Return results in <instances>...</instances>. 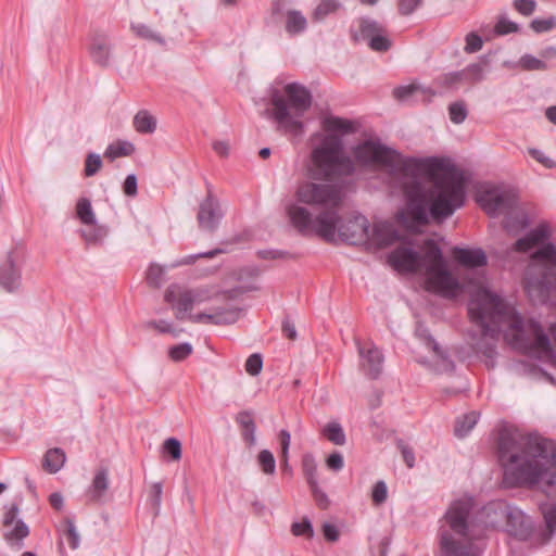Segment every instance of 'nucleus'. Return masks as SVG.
Segmentation results:
<instances>
[{
	"instance_id": "c9c22d12",
	"label": "nucleus",
	"mask_w": 556,
	"mask_h": 556,
	"mask_svg": "<svg viewBox=\"0 0 556 556\" xmlns=\"http://www.w3.org/2000/svg\"><path fill=\"white\" fill-rule=\"evenodd\" d=\"M88 228L81 230V236L88 243L101 242L106 236V229L96 223L86 225Z\"/></svg>"
},
{
	"instance_id": "37998d69",
	"label": "nucleus",
	"mask_w": 556,
	"mask_h": 556,
	"mask_svg": "<svg viewBox=\"0 0 556 556\" xmlns=\"http://www.w3.org/2000/svg\"><path fill=\"white\" fill-rule=\"evenodd\" d=\"M519 65L526 71H544L546 64L542 60L531 55L525 54L519 60Z\"/></svg>"
},
{
	"instance_id": "680f3d73",
	"label": "nucleus",
	"mask_w": 556,
	"mask_h": 556,
	"mask_svg": "<svg viewBox=\"0 0 556 556\" xmlns=\"http://www.w3.org/2000/svg\"><path fill=\"white\" fill-rule=\"evenodd\" d=\"M66 525H67L66 536H67L68 544L73 549H76L79 546V534H78L73 521L67 520Z\"/></svg>"
},
{
	"instance_id": "4468645a",
	"label": "nucleus",
	"mask_w": 556,
	"mask_h": 556,
	"mask_svg": "<svg viewBox=\"0 0 556 556\" xmlns=\"http://www.w3.org/2000/svg\"><path fill=\"white\" fill-rule=\"evenodd\" d=\"M222 217L223 212L220 210L218 200L214 198L212 193H208L207 197L200 203L199 212L197 215L199 227L202 230L213 232L217 228Z\"/></svg>"
},
{
	"instance_id": "7ed1b4c3",
	"label": "nucleus",
	"mask_w": 556,
	"mask_h": 556,
	"mask_svg": "<svg viewBox=\"0 0 556 556\" xmlns=\"http://www.w3.org/2000/svg\"><path fill=\"white\" fill-rule=\"evenodd\" d=\"M344 200L343 184H301L295 190V201L286 205L292 227L303 236H318L326 241L337 237L352 244L367 242L369 223L363 215L343 222L340 210Z\"/></svg>"
},
{
	"instance_id": "a18cd8bd",
	"label": "nucleus",
	"mask_w": 556,
	"mask_h": 556,
	"mask_svg": "<svg viewBox=\"0 0 556 556\" xmlns=\"http://www.w3.org/2000/svg\"><path fill=\"white\" fill-rule=\"evenodd\" d=\"M450 118L454 124H462L467 117V110L463 102L452 103L448 108Z\"/></svg>"
},
{
	"instance_id": "338daca9",
	"label": "nucleus",
	"mask_w": 556,
	"mask_h": 556,
	"mask_svg": "<svg viewBox=\"0 0 556 556\" xmlns=\"http://www.w3.org/2000/svg\"><path fill=\"white\" fill-rule=\"evenodd\" d=\"M323 534L325 539L330 542L338 541L340 535L338 528L334 525L328 522L323 525Z\"/></svg>"
},
{
	"instance_id": "39448f33",
	"label": "nucleus",
	"mask_w": 556,
	"mask_h": 556,
	"mask_svg": "<svg viewBox=\"0 0 556 556\" xmlns=\"http://www.w3.org/2000/svg\"><path fill=\"white\" fill-rule=\"evenodd\" d=\"M510 504L497 501L472 514L473 500L462 497L447 508L440 527L442 556H480L485 530L504 526Z\"/></svg>"
},
{
	"instance_id": "aec40b11",
	"label": "nucleus",
	"mask_w": 556,
	"mask_h": 556,
	"mask_svg": "<svg viewBox=\"0 0 556 556\" xmlns=\"http://www.w3.org/2000/svg\"><path fill=\"white\" fill-rule=\"evenodd\" d=\"M393 94L396 99L405 101L412 97H415L422 101H428L437 94V92L430 88L422 86L418 83H412L406 86H400L394 89Z\"/></svg>"
},
{
	"instance_id": "4c0bfd02",
	"label": "nucleus",
	"mask_w": 556,
	"mask_h": 556,
	"mask_svg": "<svg viewBox=\"0 0 556 556\" xmlns=\"http://www.w3.org/2000/svg\"><path fill=\"white\" fill-rule=\"evenodd\" d=\"M193 351V348L190 343H180L173 345L168 349V356L174 362H181L186 359Z\"/></svg>"
},
{
	"instance_id": "423d86ee",
	"label": "nucleus",
	"mask_w": 556,
	"mask_h": 556,
	"mask_svg": "<svg viewBox=\"0 0 556 556\" xmlns=\"http://www.w3.org/2000/svg\"><path fill=\"white\" fill-rule=\"evenodd\" d=\"M549 236V227L541 224L518 239L513 248L530 255L522 283L534 304H554L556 296V247L548 242Z\"/></svg>"
},
{
	"instance_id": "f257e3e1",
	"label": "nucleus",
	"mask_w": 556,
	"mask_h": 556,
	"mask_svg": "<svg viewBox=\"0 0 556 556\" xmlns=\"http://www.w3.org/2000/svg\"><path fill=\"white\" fill-rule=\"evenodd\" d=\"M321 125L324 132L313 136L311 152L315 177L330 180L348 176L354 173L355 165L386 172L406 200L396 218L410 229L428 223L429 215L446 218L463 206L466 181L448 159L405 157L377 140H365L353 148L352 160L344 153L340 136L354 132L355 125L337 116L325 117Z\"/></svg>"
},
{
	"instance_id": "8fccbe9b",
	"label": "nucleus",
	"mask_w": 556,
	"mask_h": 556,
	"mask_svg": "<svg viewBox=\"0 0 556 556\" xmlns=\"http://www.w3.org/2000/svg\"><path fill=\"white\" fill-rule=\"evenodd\" d=\"M263 368V359L262 356L257 353L252 354L248 357L245 362V370L251 376H257Z\"/></svg>"
},
{
	"instance_id": "1a4fd4ad",
	"label": "nucleus",
	"mask_w": 556,
	"mask_h": 556,
	"mask_svg": "<svg viewBox=\"0 0 556 556\" xmlns=\"http://www.w3.org/2000/svg\"><path fill=\"white\" fill-rule=\"evenodd\" d=\"M540 509L545 523L544 530L536 532L533 519L515 505L507 511L504 530L519 541L533 539L538 544L547 543L556 530V504L545 503Z\"/></svg>"
},
{
	"instance_id": "c03bdc74",
	"label": "nucleus",
	"mask_w": 556,
	"mask_h": 556,
	"mask_svg": "<svg viewBox=\"0 0 556 556\" xmlns=\"http://www.w3.org/2000/svg\"><path fill=\"white\" fill-rule=\"evenodd\" d=\"M368 46L371 50L378 52H384L389 50L391 48V40L387 35V30L384 29L377 37H372L371 40L368 42Z\"/></svg>"
},
{
	"instance_id": "58836bf2",
	"label": "nucleus",
	"mask_w": 556,
	"mask_h": 556,
	"mask_svg": "<svg viewBox=\"0 0 556 556\" xmlns=\"http://www.w3.org/2000/svg\"><path fill=\"white\" fill-rule=\"evenodd\" d=\"M146 327L154 329L160 333H170L174 337H177L180 332L174 327V325L170 321L165 319L150 320L146 324Z\"/></svg>"
},
{
	"instance_id": "4be33fe9",
	"label": "nucleus",
	"mask_w": 556,
	"mask_h": 556,
	"mask_svg": "<svg viewBox=\"0 0 556 556\" xmlns=\"http://www.w3.org/2000/svg\"><path fill=\"white\" fill-rule=\"evenodd\" d=\"M3 538L11 547L22 548L23 540L29 534L28 526L23 520H17L11 527H3Z\"/></svg>"
},
{
	"instance_id": "dca6fc26",
	"label": "nucleus",
	"mask_w": 556,
	"mask_h": 556,
	"mask_svg": "<svg viewBox=\"0 0 556 556\" xmlns=\"http://www.w3.org/2000/svg\"><path fill=\"white\" fill-rule=\"evenodd\" d=\"M89 54L96 65L103 68L110 67L114 60L113 45L110 38L103 34H96L91 38Z\"/></svg>"
},
{
	"instance_id": "e2e57ef3",
	"label": "nucleus",
	"mask_w": 556,
	"mask_h": 556,
	"mask_svg": "<svg viewBox=\"0 0 556 556\" xmlns=\"http://www.w3.org/2000/svg\"><path fill=\"white\" fill-rule=\"evenodd\" d=\"M326 465L329 469H332L334 471H339L344 466L343 456L339 452H334L328 456L326 459Z\"/></svg>"
},
{
	"instance_id": "6e6552de",
	"label": "nucleus",
	"mask_w": 556,
	"mask_h": 556,
	"mask_svg": "<svg viewBox=\"0 0 556 556\" xmlns=\"http://www.w3.org/2000/svg\"><path fill=\"white\" fill-rule=\"evenodd\" d=\"M271 117L279 130L300 136L304 131L303 116L312 105L309 91L298 83L287 84L270 93Z\"/></svg>"
},
{
	"instance_id": "c756f323",
	"label": "nucleus",
	"mask_w": 556,
	"mask_h": 556,
	"mask_svg": "<svg viewBox=\"0 0 556 556\" xmlns=\"http://www.w3.org/2000/svg\"><path fill=\"white\" fill-rule=\"evenodd\" d=\"M341 8L342 3L339 0H320L313 12V20L320 22L329 14L338 12Z\"/></svg>"
},
{
	"instance_id": "4d7b16f0",
	"label": "nucleus",
	"mask_w": 556,
	"mask_h": 556,
	"mask_svg": "<svg viewBox=\"0 0 556 556\" xmlns=\"http://www.w3.org/2000/svg\"><path fill=\"white\" fill-rule=\"evenodd\" d=\"M309 488L312 490V493H313L316 504L323 509L328 508L330 501H329L327 494L319 489L318 483H316L315 486H309Z\"/></svg>"
},
{
	"instance_id": "13d9d810",
	"label": "nucleus",
	"mask_w": 556,
	"mask_h": 556,
	"mask_svg": "<svg viewBox=\"0 0 556 556\" xmlns=\"http://www.w3.org/2000/svg\"><path fill=\"white\" fill-rule=\"evenodd\" d=\"M280 445H281V459L287 464V459L289 457V447L291 443L290 432L287 430H281L279 432Z\"/></svg>"
},
{
	"instance_id": "603ef678",
	"label": "nucleus",
	"mask_w": 556,
	"mask_h": 556,
	"mask_svg": "<svg viewBox=\"0 0 556 556\" xmlns=\"http://www.w3.org/2000/svg\"><path fill=\"white\" fill-rule=\"evenodd\" d=\"M514 9L523 16H530L536 9L534 0H514Z\"/></svg>"
},
{
	"instance_id": "052dcab7",
	"label": "nucleus",
	"mask_w": 556,
	"mask_h": 556,
	"mask_svg": "<svg viewBox=\"0 0 556 556\" xmlns=\"http://www.w3.org/2000/svg\"><path fill=\"white\" fill-rule=\"evenodd\" d=\"M163 485L161 482H154L151 485V502L152 506L159 510L162 502Z\"/></svg>"
},
{
	"instance_id": "5fc2aeb1",
	"label": "nucleus",
	"mask_w": 556,
	"mask_h": 556,
	"mask_svg": "<svg viewBox=\"0 0 556 556\" xmlns=\"http://www.w3.org/2000/svg\"><path fill=\"white\" fill-rule=\"evenodd\" d=\"M372 502L376 505H380L386 502L388 497L387 484L383 481H378L372 489L371 493Z\"/></svg>"
},
{
	"instance_id": "f3484780",
	"label": "nucleus",
	"mask_w": 556,
	"mask_h": 556,
	"mask_svg": "<svg viewBox=\"0 0 556 556\" xmlns=\"http://www.w3.org/2000/svg\"><path fill=\"white\" fill-rule=\"evenodd\" d=\"M357 350L361 357V366L371 378H377L383 364V356L381 352L371 343L368 346H363L357 343Z\"/></svg>"
},
{
	"instance_id": "a211bd4d",
	"label": "nucleus",
	"mask_w": 556,
	"mask_h": 556,
	"mask_svg": "<svg viewBox=\"0 0 556 556\" xmlns=\"http://www.w3.org/2000/svg\"><path fill=\"white\" fill-rule=\"evenodd\" d=\"M0 285L8 292H14L21 286V273L11 255L1 265Z\"/></svg>"
},
{
	"instance_id": "0e129e2a",
	"label": "nucleus",
	"mask_w": 556,
	"mask_h": 556,
	"mask_svg": "<svg viewBox=\"0 0 556 556\" xmlns=\"http://www.w3.org/2000/svg\"><path fill=\"white\" fill-rule=\"evenodd\" d=\"M529 154L546 168H553L555 166V162L546 156L541 150L529 149Z\"/></svg>"
},
{
	"instance_id": "ddd939ff",
	"label": "nucleus",
	"mask_w": 556,
	"mask_h": 556,
	"mask_svg": "<svg viewBox=\"0 0 556 556\" xmlns=\"http://www.w3.org/2000/svg\"><path fill=\"white\" fill-rule=\"evenodd\" d=\"M241 315V309L235 306L214 307L211 313H188L186 320L193 324L230 325L236 323Z\"/></svg>"
},
{
	"instance_id": "5701e85b",
	"label": "nucleus",
	"mask_w": 556,
	"mask_h": 556,
	"mask_svg": "<svg viewBox=\"0 0 556 556\" xmlns=\"http://www.w3.org/2000/svg\"><path fill=\"white\" fill-rule=\"evenodd\" d=\"M386 28L375 20L369 17H362L358 21V31L353 33L355 40H365L367 43L372 37H377Z\"/></svg>"
},
{
	"instance_id": "bb28decb",
	"label": "nucleus",
	"mask_w": 556,
	"mask_h": 556,
	"mask_svg": "<svg viewBox=\"0 0 556 556\" xmlns=\"http://www.w3.org/2000/svg\"><path fill=\"white\" fill-rule=\"evenodd\" d=\"M135 152V146L127 140H117L108 146L104 156L111 161L118 157L130 156Z\"/></svg>"
},
{
	"instance_id": "9d476101",
	"label": "nucleus",
	"mask_w": 556,
	"mask_h": 556,
	"mask_svg": "<svg viewBox=\"0 0 556 556\" xmlns=\"http://www.w3.org/2000/svg\"><path fill=\"white\" fill-rule=\"evenodd\" d=\"M477 202L491 217L514 213L518 224L510 223V217L504 220V227L508 232H518L527 227L526 213L517 205L516 192L505 186L485 185L477 193Z\"/></svg>"
},
{
	"instance_id": "774afa93",
	"label": "nucleus",
	"mask_w": 556,
	"mask_h": 556,
	"mask_svg": "<svg viewBox=\"0 0 556 556\" xmlns=\"http://www.w3.org/2000/svg\"><path fill=\"white\" fill-rule=\"evenodd\" d=\"M18 514V506L16 504H12L4 514L3 517V527H11L14 522H16Z\"/></svg>"
},
{
	"instance_id": "2eb2a0df",
	"label": "nucleus",
	"mask_w": 556,
	"mask_h": 556,
	"mask_svg": "<svg viewBox=\"0 0 556 556\" xmlns=\"http://www.w3.org/2000/svg\"><path fill=\"white\" fill-rule=\"evenodd\" d=\"M400 240V233L393 223L388 220H376L369 226V237L367 243L371 247L381 249L389 247Z\"/></svg>"
},
{
	"instance_id": "09e8293b",
	"label": "nucleus",
	"mask_w": 556,
	"mask_h": 556,
	"mask_svg": "<svg viewBox=\"0 0 556 556\" xmlns=\"http://www.w3.org/2000/svg\"><path fill=\"white\" fill-rule=\"evenodd\" d=\"M164 452L168 453L174 460L181 458V444L176 438H168L163 443Z\"/></svg>"
},
{
	"instance_id": "2f4dec72",
	"label": "nucleus",
	"mask_w": 556,
	"mask_h": 556,
	"mask_svg": "<svg viewBox=\"0 0 556 556\" xmlns=\"http://www.w3.org/2000/svg\"><path fill=\"white\" fill-rule=\"evenodd\" d=\"M166 267L152 263L147 269L146 279L150 287L160 288L165 281Z\"/></svg>"
},
{
	"instance_id": "0eeeda50",
	"label": "nucleus",
	"mask_w": 556,
	"mask_h": 556,
	"mask_svg": "<svg viewBox=\"0 0 556 556\" xmlns=\"http://www.w3.org/2000/svg\"><path fill=\"white\" fill-rule=\"evenodd\" d=\"M389 263L400 273H414L425 279L427 290L443 296H454L460 289L458 280L446 266L438 244L429 240L421 254L408 247H399L389 255Z\"/></svg>"
},
{
	"instance_id": "6e6d98bb",
	"label": "nucleus",
	"mask_w": 556,
	"mask_h": 556,
	"mask_svg": "<svg viewBox=\"0 0 556 556\" xmlns=\"http://www.w3.org/2000/svg\"><path fill=\"white\" fill-rule=\"evenodd\" d=\"M422 3V0H399V12L402 15H410Z\"/></svg>"
},
{
	"instance_id": "a878e982",
	"label": "nucleus",
	"mask_w": 556,
	"mask_h": 556,
	"mask_svg": "<svg viewBox=\"0 0 556 556\" xmlns=\"http://www.w3.org/2000/svg\"><path fill=\"white\" fill-rule=\"evenodd\" d=\"M109 489V470L106 468H100L97 470L89 494L91 500L100 501Z\"/></svg>"
},
{
	"instance_id": "e433bc0d",
	"label": "nucleus",
	"mask_w": 556,
	"mask_h": 556,
	"mask_svg": "<svg viewBox=\"0 0 556 556\" xmlns=\"http://www.w3.org/2000/svg\"><path fill=\"white\" fill-rule=\"evenodd\" d=\"M257 463L265 475L275 473L276 460L270 451L262 450L257 455Z\"/></svg>"
},
{
	"instance_id": "a19ab883",
	"label": "nucleus",
	"mask_w": 556,
	"mask_h": 556,
	"mask_svg": "<svg viewBox=\"0 0 556 556\" xmlns=\"http://www.w3.org/2000/svg\"><path fill=\"white\" fill-rule=\"evenodd\" d=\"M102 167V159L97 153H89L85 161V175L87 177L94 176Z\"/></svg>"
},
{
	"instance_id": "72a5a7b5",
	"label": "nucleus",
	"mask_w": 556,
	"mask_h": 556,
	"mask_svg": "<svg viewBox=\"0 0 556 556\" xmlns=\"http://www.w3.org/2000/svg\"><path fill=\"white\" fill-rule=\"evenodd\" d=\"M463 80H465V72H452L438 77L434 84L442 89L456 88Z\"/></svg>"
},
{
	"instance_id": "c85d7f7f",
	"label": "nucleus",
	"mask_w": 556,
	"mask_h": 556,
	"mask_svg": "<svg viewBox=\"0 0 556 556\" xmlns=\"http://www.w3.org/2000/svg\"><path fill=\"white\" fill-rule=\"evenodd\" d=\"M76 216L84 225H93L96 222V214L89 199L80 198L76 203Z\"/></svg>"
},
{
	"instance_id": "864d4df0",
	"label": "nucleus",
	"mask_w": 556,
	"mask_h": 556,
	"mask_svg": "<svg viewBox=\"0 0 556 556\" xmlns=\"http://www.w3.org/2000/svg\"><path fill=\"white\" fill-rule=\"evenodd\" d=\"M293 535H304L312 538L314 535L313 526L309 520L305 519L301 522H294L291 527Z\"/></svg>"
},
{
	"instance_id": "b1692460",
	"label": "nucleus",
	"mask_w": 556,
	"mask_h": 556,
	"mask_svg": "<svg viewBox=\"0 0 556 556\" xmlns=\"http://www.w3.org/2000/svg\"><path fill=\"white\" fill-rule=\"evenodd\" d=\"M66 462L65 452L62 448L54 447L46 452L42 467L49 473H56Z\"/></svg>"
},
{
	"instance_id": "412c9836",
	"label": "nucleus",
	"mask_w": 556,
	"mask_h": 556,
	"mask_svg": "<svg viewBox=\"0 0 556 556\" xmlns=\"http://www.w3.org/2000/svg\"><path fill=\"white\" fill-rule=\"evenodd\" d=\"M307 18L305 15L294 9L287 10L285 13V30L289 36H298L307 28Z\"/></svg>"
},
{
	"instance_id": "7c9ffc66",
	"label": "nucleus",
	"mask_w": 556,
	"mask_h": 556,
	"mask_svg": "<svg viewBox=\"0 0 556 556\" xmlns=\"http://www.w3.org/2000/svg\"><path fill=\"white\" fill-rule=\"evenodd\" d=\"M478 417V413L470 412L457 418L455 422V434L458 438L466 437L469 433V431L476 426Z\"/></svg>"
},
{
	"instance_id": "473e14b6",
	"label": "nucleus",
	"mask_w": 556,
	"mask_h": 556,
	"mask_svg": "<svg viewBox=\"0 0 556 556\" xmlns=\"http://www.w3.org/2000/svg\"><path fill=\"white\" fill-rule=\"evenodd\" d=\"M303 473L309 486H315L317 482V464L312 454H305L302 458Z\"/></svg>"
},
{
	"instance_id": "9b49d317",
	"label": "nucleus",
	"mask_w": 556,
	"mask_h": 556,
	"mask_svg": "<svg viewBox=\"0 0 556 556\" xmlns=\"http://www.w3.org/2000/svg\"><path fill=\"white\" fill-rule=\"evenodd\" d=\"M220 293V290L214 286L187 289L173 283L165 290L164 300L172 306L176 319L184 321L194 306L208 302Z\"/></svg>"
},
{
	"instance_id": "f03ea898",
	"label": "nucleus",
	"mask_w": 556,
	"mask_h": 556,
	"mask_svg": "<svg viewBox=\"0 0 556 556\" xmlns=\"http://www.w3.org/2000/svg\"><path fill=\"white\" fill-rule=\"evenodd\" d=\"M465 288L469 295V316L479 327L482 337L493 339L503 331L505 340L514 349L544 364L556 366V352L541 325L533 319L523 321L513 305L491 290L482 273H472Z\"/></svg>"
},
{
	"instance_id": "49530a36",
	"label": "nucleus",
	"mask_w": 556,
	"mask_h": 556,
	"mask_svg": "<svg viewBox=\"0 0 556 556\" xmlns=\"http://www.w3.org/2000/svg\"><path fill=\"white\" fill-rule=\"evenodd\" d=\"M465 42H466V45H465V47H464V51H465L466 53H475V52H478V51H480V50L482 49V47H483V40H482V38H481L478 34H476V33H473V31H471V33H469V34H467V35H466V37H465Z\"/></svg>"
},
{
	"instance_id": "f8f14e48",
	"label": "nucleus",
	"mask_w": 556,
	"mask_h": 556,
	"mask_svg": "<svg viewBox=\"0 0 556 556\" xmlns=\"http://www.w3.org/2000/svg\"><path fill=\"white\" fill-rule=\"evenodd\" d=\"M416 336L420 340V346L416 350V359L435 374H450L454 370V363L439 348L428 330L418 325Z\"/></svg>"
},
{
	"instance_id": "20e7f679",
	"label": "nucleus",
	"mask_w": 556,
	"mask_h": 556,
	"mask_svg": "<svg viewBox=\"0 0 556 556\" xmlns=\"http://www.w3.org/2000/svg\"><path fill=\"white\" fill-rule=\"evenodd\" d=\"M497 458L508 486L538 489L556 498V443L516 429H502L497 440Z\"/></svg>"
},
{
	"instance_id": "f704fd0d",
	"label": "nucleus",
	"mask_w": 556,
	"mask_h": 556,
	"mask_svg": "<svg viewBox=\"0 0 556 556\" xmlns=\"http://www.w3.org/2000/svg\"><path fill=\"white\" fill-rule=\"evenodd\" d=\"M131 28L137 36H139L143 39L153 41L160 46L165 45L164 38L159 33H156L155 30H153L150 26H148L146 24H141V23L132 24Z\"/></svg>"
},
{
	"instance_id": "bf43d9fd",
	"label": "nucleus",
	"mask_w": 556,
	"mask_h": 556,
	"mask_svg": "<svg viewBox=\"0 0 556 556\" xmlns=\"http://www.w3.org/2000/svg\"><path fill=\"white\" fill-rule=\"evenodd\" d=\"M123 191L127 197H136L137 190V177L135 174H129L123 185Z\"/></svg>"
},
{
	"instance_id": "cd10ccee",
	"label": "nucleus",
	"mask_w": 556,
	"mask_h": 556,
	"mask_svg": "<svg viewBox=\"0 0 556 556\" xmlns=\"http://www.w3.org/2000/svg\"><path fill=\"white\" fill-rule=\"evenodd\" d=\"M321 434L331 443L336 445H344L346 442V437L343 431V428L338 421H330L324 426L321 429Z\"/></svg>"
},
{
	"instance_id": "3c124183",
	"label": "nucleus",
	"mask_w": 556,
	"mask_h": 556,
	"mask_svg": "<svg viewBox=\"0 0 556 556\" xmlns=\"http://www.w3.org/2000/svg\"><path fill=\"white\" fill-rule=\"evenodd\" d=\"M556 25V18L554 16L547 18H535L531 22V28L535 33H545L552 30Z\"/></svg>"
},
{
	"instance_id": "393cba45",
	"label": "nucleus",
	"mask_w": 556,
	"mask_h": 556,
	"mask_svg": "<svg viewBox=\"0 0 556 556\" xmlns=\"http://www.w3.org/2000/svg\"><path fill=\"white\" fill-rule=\"evenodd\" d=\"M132 125L139 134H153L156 130L157 121L149 111L140 110L134 116Z\"/></svg>"
},
{
	"instance_id": "de8ad7c7",
	"label": "nucleus",
	"mask_w": 556,
	"mask_h": 556,
	"mask_svg": "<svg viewBox=\"0 0 556 556\" xmlns=\"http://www.w3.org/2000/svg\"><path fill=\"white\" fill-rule=\"evenodd\" d=\"M462 72H465V80H469L471 83H478L484 78V68L478 63L468 65Z\"/></svg>"
},
{
	"instance_id": "69168bd1",
	"label": "nucleus",
	"mask_w": 556,
	"mask_h": 556,
	"mask_svg": "<svg viewBox=\"0 0 556 556\" xmlns=\"http://www.w3.org/2000/svg\"><path fill=\"white\" fill-rule=\"evenodd\" d=\"M212 149L219 156L227 157L230 153V143L227 140H215L212 143Z\"/></svg>"
},
{
	"instance_id": "ea45409f",
	"label": "nucleus",
	"mask_w": 556,
	"mask_h": 556,
	"mask_svg": "<svg viewBox=\"0 0 556 556\" xmlns=\"http://www.w3.org/2000/svg\"><path fill=\"white\" fill-rule=\"evenodd\" d=\"M222 253V250L219 249H215V250H212V251H208V252H203V253H199V254H191V255H188V256H185L180 260H177L175 261L170 267H179V266H184V265H191L193 263H195V261L200 257H207V258H212L214 257L215 255Z\"/></svg>"
},
{
	"instance_id": "79ce46f5",
	"label": "nucleus",
	"mask_w": 556,
	"mask_h": 556,
	"mask_svg": "<svg viewBox=\"0 0 556 556\" xmlns=\"http://www.w3.org/2000/svg\"><path fill=\"white\" fill-rule=\"evenodd\" d=\"M519 26L513 21L507 20L504 16H501L495 26H494V34L497 36H504L511 33L518 31Z\"/></svg>"
},
{
	"instance_id": "6ab92c4d",
	"label": "nucleus",
	"mask_w": 556,
	"mask_h": 556,
	"mask_svg": "<svg viewBox=\"0 0 556 556\" xmlns=\"http://www.w3.org/2000/svg\"><path fill=\"white\" fill-rule=\"evenodd\" d=\"M454 258L467 268H477L486 265V255L481 249H462L453 250Z\"/></svg>"
}]
</instances>
